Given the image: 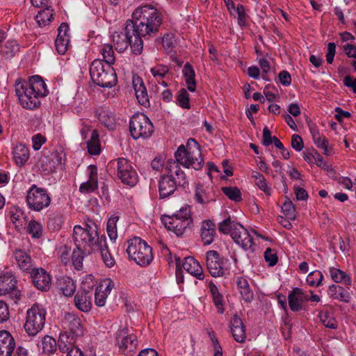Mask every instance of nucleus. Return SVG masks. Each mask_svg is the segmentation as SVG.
<instances>
[{"instance_id": "obj_1", "label": "nucleus", "mask_w": 356, "mask_h": 356, "mask_svg": "<svg viewBox=\"0 0 356 356\" xmlns=\"http://www.w3.org/2000/svg\"><path fill=\"white\" fill-rule=\"evenodd\" d=\"M175 161H167L163 175L159 181L160 198H165L172 195L178 186L185 187L188 184L184 172L179 164L186 168L200 170L204 164L200 147L193 138H189L186 147L180 145L175 153Z\"/></svg>"}, {"instance_id": "obj_2", "label": "nucleus", "mask_w": 356, "mask_h": 356, "mask_svg": "<svg viewBox=\"0 0 356 356\" xmlns=\"http://www.w3.org/2000/svg\"><path fill=\"white\" fill-rule=\"evenodd\" d=\"M162 22L163 16L156 8L149 5L138 8L133 13L132 19L127 21L126 40L120 49L130 46L134 54H140L143 49L142 38L155 36Z\"/></svg>"}, {"instance_id": "obj_3", "label": "nucleus", "mask_w": 356, "mask_h": 356, "mask_svg": "<svg viewBox=\"0 0 356 356\" xmlns=\"http://www.w3.org/2000/svg\"><path fill=\"white\" fill-rule=\"evenodd\" d=\"M15 87L19 103L26 109L37 108L40 104V97L48 93L45 83L38 75L30 77L29 81L17 80Z\"/></svg>"}, {"instance_id": "obj_4", "label": "nucleus", "mask_w": 356, "mask_h": 356, "mask_svg": "<svg viewBox=\"0 0 356 356\" xmlns=\"http://www.w3.org/2000/svg\"><path fill=\"white\" fill-rule=\"evenodd\" d=\"M90 74L94 83L102 88H112L117 83V75L115 70L103 60L96 59L90 67Z\"/></svg>"}, {"instance_id": "obj_5", "label": "nucleus", "mask_w": 356, "mask_h": 356, "mask_svg": "<svg viewBox=\"0 0 356 356\" xmlns=\"http://www.w3.org/2000/svg\"><path fill=\"white\" fill-rule=\"evenodd\" d=\"M128 243L126 251L129 259L143 267L150 264L154 259L152 249L145 241L139 237H134Z\"/></svg>"}, {"instance_id": "obj_6", "label": "nucleus", "mask_w": 356, "mask_h": 356, "mask_svg": "<svg viewBox=\"0 0 356 356\" xmlns=\"http://www.w3.org/2000/svg\"><path fill=\"white\" fill-rule=\"evenodd\" d=\"M73 240L76 248H83L86 253H92L100 241L97 231L89 225H85L84 227L76 225L74 227Z\"/></svg>"}, {"instance_id": "obj_7", "label": "nucleus", "mask_w": 356, "mask_h": 356, "mask_svg": "<svg viewBox=\"0 0 356 356\" xmlns=\"http://www.w3.org/2000/svg\"><path fill=\"white\" fill-rule=\"evenodd\" d=\"M129 131L134 139L150 137L154 132V126L149 118L142 113L134 115L129 120Z\"/></svg>"}, {"instance_id": "obj_8", "label": "nucleus", "mask_w": 356, "mask_h": 356, "mask_svg": "<svg viewBox=\"0 0 356 356\" xmlns=\"http://www.w3.org/2000/svg\"><path fill=\"white\" fill-rule=\"evenodd\" d=\"M46 311L38 305H33L26 312L24 327L29 336H35L44 325Z\"/></svg>"}, {"instance_id": "obj_9", "label": "nucleus", "mask_w": 356, "mask_h": 356, "mask_svg": "<svg viewBox=\"0 0 356 356\" xmlns=\"http://www.w3.org/2000/svg\"><path fill=\"white\" fill-rule=\"evenodd\" d=\"M163 222L168 230L172 231L179 236L183 235L192 220L189 210L187 208H182L172 216H165Z\"/></svg>"}, {"instance_id": "obj_10", "label": "nucleus", "mask_w": 356, "mask_h": 356, "mask_svg": "<svg viewBox=\"0 0 356 356\" xmlns=\"http://www.w3.org/2000/svg\"><path fill=\"white\" fill-rule=\"evenodd\" d=\"M108 170H117L118 177L124 184L134 186L138 181V175L129 161L124 158H119L111 161L107 166Z\"/></svg>"}, {"instance_id": "obj_11", "label": "nucleus", "mask_w": 356, "mask_h": 356, "mask_svg": "<svg viewBox=\"0 0 356 356\" xmlns=\"http://www.w3.org/2000/svg\"><path fill=\"white\" fill-rule=\"evenodd\" d=\"M26 202L30 209L40 211L49 206L51 197L46 189L33 184L27 191Z\"/></svg>"}, {"instance_id": "obj_12", "label": "nucleus", "mask_w": 356, "mask_h": 356, "mask_svg": "<svg viewBox=\"0 0 356 356\" xmlns=\"http://www.w3.org/2000/svg\"><path fill=\"white\" fill-rule=\"evenodd\" d=\"M227 262L228 259L220 257L216 250H209L206 253L207 268L213 277H222L226 274Z\"/></svg>"}, {"instance_id": "obj_13", "label": "nucleus", "mask_w": 356, "mask_h": 356, "mask_svg": "<svg viewBox=\"0 0 356 356\" xmlns=\"http://www.w3.org/2000/svg\"><path fill=\"white\" fill-rule=\"evenodd\" d=\"M93 294V286L83 284L74 296L75 307L83 312H89L92 308Z\"/></svg>"}, {"instance_id": "obj_14", "label": "nucleus", "mask_w": 356, "mask_h": 356, "mask_svg": "<svg viewBox=\"0 0 356 356\" xmlns=\"http://www.w3.org/2000/svg\"><path fill=\"white\" fill-rule=\"evenodd\" d=\"M116 340L120 351L126 355H132L137 349V337L134 334H129L127 328L117 332Z\"/></svg>"}, {"instance_id": "obj_15", "label": "nucleus", "mask_w": 356, "mask_h": 356, "mask_svg": "<svg viewBox=\"0 0 356 356\" xmlns=\"http://www.w3.org/2000/svg\"><path fill=\"white\" fill-rule=\"evenodd\" d=\"M63 323L65 328L68 330V335L72 339H76L77 337L83 334V327L81 319L74 313H65Z\"/></svg>"}, {"instance_id": "obj_16", "label": "nucleus", "mask_w": 356, "mask_h": 356, "mask_svg": "<svg viewBox=\"0 0 356 356\" xmlns=\"http://www.w3.org/2000/svg\"><path fill=\"white\" fill-rule=\"evenodd\" d=\"M34 286L39 290L47 291L51 286V279L49 274L42 268H34L31 273Z\"/></svg>"}, {"instance_id": "obj_17", "label": "nucleus", "mask_w": 356, "mask_h": 356, "mask_svg": "<svg viewBox=\"0 0 356 356\" xmlns=\"http://www.w3.org/2000/svg\"><path fill=\"white\" fill-rule=\"evenodd\" d=\"M288 299L290 309L297 312L304 309L303 303L309 300V296L301 289L296 287L289 294Z\"/></svg>"}, {"instance_id": "obj_18", "label": "nucleus", "mask_w": 356, "mask_h": 356, "mask_svg": "<svg viewBox=\"0 0 356 356\" xmlns=\"http://www.w3.org/2000/svg\"><path fill=\"white\" fill-rule=\"evenodd\" d=\"M17 282L11 275H0V296L11 293L17 300L19 299V292L16 290Z\"/></svg>"}, {"instance_id": "obj_19", "label": "nucleus", "mask_w": 356, "mask_h": 356, "mask_svg": "<svg viewBox=\"0 0 356 356\" xmlns=\"http://www.w3.org/2000/svg\"><path fill=\"white\" fill-rule=\"evenodd\" d=\"M230 329L234 340L238 343H243L246 339L245 327L241 318L235 314L230 321Z\"/></svg>"}, {"instance_id": "obj_20", "label": "nucleus", "mask_w": 356, "mask_h": 356, "mask_svg": "<svg viewBox=\"0 0 356 356\" xmlns=\"http://www.w3.org/2000/svg\"><path fill=\"white\" fill-rule=\"evenodd\" d=\"M15 347L14 338L6 330L0 331V356H12Z\"/></svg>"}, {"instance_id": "obj_21", "label": "nucleus", "mask_w": 356, "mask_h": 356, "mask_svg": "<svg viewBox=\"0 0 356 356\" xmlns=\"http://www.w3.org/2000/svg\"><path fill=\"white\" fill-rule=\"evenodd\" d=\"M183 268L200 280L204 278V274L200 263L193 257H185L182 263Z\"/></svg>"}, {"instance_id": "obj_22", "label": "nucleus", "mask_w": 356, "mask_h": 356, "mask_svg": "<svg viewBox=\"0 0 356 356\" xmlns=\"http://www.w3.org/2000/svg\"><path fill=\"white\" fill-rule=\"evenodd\" d=\"M89 178L87 181L83 182L79 187V191L82 193H92L97 188V168L94 165L88 166Z\"/></svg>"}, {"instance_id": "obj_23", "label": "nucleus", "mask_w": 356, "mask_h": 356, "mask_svg": "<svg viewBox=\"0 0 356 356\" xmlns=\"http://www.w3.org/2000/svg\"><path fill=\"white\" fill-rule=\"evenodd\" d=\"M133 86L138 103L144 106H149V102L147 92L144 83L140 77H134Z\"/></svg>"}, {"instance_id": "obj_24", "label": "nucleus", "mask_w": 356, "mask_h": 356, "mask_svg": "<svg viewBox=\"0 0 356 356\" xmlns=\"http://www.w3.org/2000/svg\"><path fill=\"white\" fill-rule=\"evenodd\" d=\"M15 257L19 268L24 272L31 274L35 268L31 257L26 252L21 250L15 251Z\"/></svg>"}, {"instance_id": "obj_25", "label": "nucleus", "mask_w": 356, "mask_h": 356, "mask_svg": "<svg viewBox=\"0 0 356 356\" xmlns=\"http://www.w3.org/2000/svg\"><path fill=\"white\" fill-rule=\"evenodd\" d=\"M96 115L100 123L108 130L113 131L115 129V119L112 112L104 108H99L96 111Z\"/></svg>"}, {"instance_id": "obj_26", "label": "nucleus", "mask_w": 356, "mask_h": 356, "mask_svg": "<svg viewBox=\"0 0 356 356\" xmlns=\"http://www.w3.org/2000/svg\"><path fill=\"white\" fill-rule=\"evenodd\" d=\"M95 250H99L100 252L102 259L107 267L111 268L115 265V261L111 256V254L108 250L105 236H102L100 237V241H99V243Z\"/></svg>"}, {"instance_id": "obj_27", "label": "nucleus", "mask_w": 356, "mask_h": 356, "mask_svg": "<svg viewBox=\"0 0 356 356\" xmlns=\"http://www.w3.org/2000/svg\"><path fill=\"white\" fill-rule=\"evenodd\" d=\"M216 225L210 220H204L202 222L201 237L205 245L211 244L215 238Z\"/></svg>"}, {"instance_id": "obj_28", "label": "nucleus", "mask_w": 356, "mask_h": 356, "mask_svg": "<svg viewBox=\"0 0 356 356\" xmlns=\"http://www.w3.org/2000/svg\"><path fill=\"white\" fill-rule=\"evenodd\" d=\"M13 159L18 166L24 165L29 159V148L23 143L16 145L13 150Z\"/></svg>"}, {"instance_id": "obj_29", "label": "nucleus", "mask_w": 356, "mask_h": 356, "mask_svg": "<svg viewBox=\"0 0 356 356\" xmlns=\"http://www.w3.org/2000/svg\"><path fill=\"white\" fill-rule=\"evenodd\" d=\"M195 200L202 204H208L215 200V196L211 190L205 188L202 185H197L195 193Z\"/></svg>"}, {"instance_id": "obj_30", "label": "nucleus", "mask_w": 356, "mask_h": 356, "mask_svg": "<svg viewBox=\"0 0 356 356\" xmlns=\"http://www.w3.org/2000/svg\"><path fill=\"white\" fill-rule=\"evenodd\" d=\"M329 296L333 299L339 300L341 302H349L350 296L349 292L341 286L332 284L327 290Z\"/></svg>"}, {"instance_id": "obj_31", "label": "nucleus", "mask_w": 356, "mask_h": 356, "mask_svg": "<svg viewBox=\"0 0 356 356\" xmlns=\"http://www.w3.org/2000/svg\"><path fill=\"white\" fill-rule=\"evenodd\" d=\"M183 75L187 84V89L191 92H194L196 88V82L195 80V71L191 64L186 63L182 70Z\"/></svg>"}, {"instance_id": "obj_32", "label": "nucleus", "mask_w": 356, "mask_h": 356, "mask_svg": "<svg viewBox=\"0 0 356 356\" xmlns=\"http://www.w3.org/2000/svg\"><path fill=\"white\" fill-rule=\"evenodd\" d=\"M237 286L243 300L251 302L253 299V292L250 289L248 280L242 277H238Z\"/></svg>"}, {"instance_id": "obj_33", "label": "nucleus", "mask_w": 356, "mask_h": 356, "mask_svg": "<svg viewBox=\"0 0 356 356\" xmlns=\"http://www.w3.org/2000/svg\"><path fill=\"white\" fill-rule=\"evenodd\" d=\"M76 339H72L68 333L64 332L60 334L58 339V348L60 351L63 353H68L71 350L75 348L76 346H74Z\"/></svg>"}, {"instance_id": "obj_34", "label": "nucleus", "mask_w": 356, "mask_h": 356, "mask_svg": "<svg viewBox=\"0 0 356 356\" xmlns=\"http://www.w3.org/2000/svg\"><path fill=\"white\" fill-rule=\"evenodd\" d=\"M88 151L90 154L98 155L100 154V141L97 130H92L90 139L87 142Z\"/></svg>"}, {"instance_id": "obj_35", "label": "nucleus", "mask_w": 356, "mask_h": 356, "mask_svg": "<svg viewBox=\"0 0 356 356\" xmlns=\"http://www.w3.org/2000/svg\"><path fill=\"white\" fill-rule=\"evenodd\" d=\"M91 253H86L83 248H79L76 247L72 254V263L74 268L80 270L83 268V259L90 254Z\"/></svg>"}, {"instance_id": "obj_36", "label": "nucleus", "mask_w": 356, "mask_h": 356, "mask_svg": "<svg viewBox=\"0 0 356 356\" xmlns=\"http://www.w3.org/2000/svg\"><path fill=\"white\" fill-rule=\"evenodd\" d=\"M53 10L49 8L41 10L35 16V19L39 26H46L49 24L54 18Z\"/></svg>"}, {"instance_id": "obj_37", "label": "nucleus", "mask_w": 356, "mask_h": 356, "mask_svg": "<svg viewBox=\"0 0 356 356\" xmlns=\"http://www.w3.org/2000/svg\"><path fill=\"white\" fill-rule=\"evenodd\" d=\"M330 274L332 280L337 283L343 282L348 286L351 284L350 277L343 270L331 267L330 268Z\"/></svg>"}, {"instance_id": "obj_38", "label": "nucleus", "mask_w": 356, "mask_h": 356, "mask_svg": "<svg viewBox=\"0 0 356 356\" xmlns=\"http://www.w3.org/2000/svg\"><path fill=\"white\" fill-rule=\"evenodd\" d=\"M241 236L236 239V243L241 245L244 249H249L253 244V238L250 235L248 231L244 227H239Z\"/></svg>"}, {"instance_id": "obj_39", "label": "nucleus", "mask_w": 356, "mask_h": 356, "mask_svg": "<svg viewBox=\"0 0 356 356\" xmlns=\"http://www.w3.org/2000/svg\"><path fill=\"white\" fill-rule=\"evenodd\" d=\"M101 53L104 58V63L106 65H110L111 66L115 63L114 51L113 47L111 44H105L101 48Z\"/></svg>"}, {"instance_id": "obj_40", "label": "nucleus", "mask_w": 356, "mask_h": 356, "mask_svg": "<svg viewBox=\"0 0 356 356\" xmlns=\"http://www.w3.org/2000/svg\"><path fill=\"white\" fill-rule=\"evenodd\" d=\"M222 191L231 200L236 202L241 200V193L237 187L225 186L222 188Z\"/></svg>"}, {"instance_id": "obj_41", "label": "nucleus", "mask_w": 356, "mask_h": 356, "mask_svg": "<svg viewBox=\"0 0 356 356\" xmlns=\"http://www.w3.org/2000/svg\"><path fill=\"white\" fill-rule=\"evenodd\" d=\"M176 41L175 40V35L172 33H168L164 35L162 38V44L165 51L170 54L173 51L175 47Z\"/></svg>"}, {"instance_id": "obj_42", "label": "nucleus", "mask_w": 356, "mask_h": 356, "mask_svg": "<svg viewBox=\"0 0 356 356\" xmlns=\"http://www.w3.org/2000/svg\"><path fill=\"white\" fill-rule=\"evenodd\" d=\"M42 226L35 220H30L27 227V232L33 238H39L42 235Z\"/></svg>"}, {"instance_id": "obj_43", "label": "nucleus", "mask_w": 356, "mask_h": 356, "mask_svg": "<svg viewBox=\"0 0 356 356\" xmlns=\"http://www.w3.org/2000/svg\"><path fill=\"white\" fill-rule=\"evenodd\" d=\"M57 343L56 340L48 335L43 337L42 347L44 353H53L56 350Z\"/></svg>"}, {"instance_id": "obj_44", "label": "nucleus", "mask_w": 356, "mask_h": 356, "mask_svg": "<svg viewBox=\"0 0 356 356\" xmlns=\"http://www.w3.org/2000/svg\"><path fill=\"white\" fill-rule=\"evenodd\" d=\"M236 223L230 217H228L218 224V229L225 234H230Z\"/></svg>"}, {"instance_id": "obj_45", "label": "nucleus", "mask_w": 356, "mask_h": 356, "mask_svg": "<svg viewBox=\"0 0 356 356\" xmlns=\"http://www.w3.org/2000/svg\"><path fill=\"white\" fill-rule=\"evenodd\" d=\"M118 220V217L110 218L107 222L106 230L107 234L111 241H115L118 237L116 223Z\"/></svg>"}, {"instance_id": "obj_46", "label": "nucleus", "mask_w": 356, "mask_h": 356, "mask_svg": "<svg viewBox=\"0 0 356 356\" xmlns=\"http://www.w3.org/2000/svg\"><path fill=\"white\" fill-rule=\"evenodd\" d=\"M323 280V275L321 272L316 270L308 275L306 281L312 286H318L321 284Z\"/></svg>"}, {"instance_id": "obj_47", "label": "nucleus", "mask_w": 356, "mask_h": 356, "mask_svg": "<svg viewBox=\"0 0 356 356\" xmlns=\"http://www.w3.org/2000/svg\"><path fill=\"white\" fill-rule=\"evenodd\" d=\"M177 104L183 108L189 109L191 108L189 102V94L184 88L181 89L177 95Z\"/></svg>"}, {"instance_id": "obj_48", "label": "nucleus", "mask_w": 356, "mask_h": 356, "mask_svg": "<svg viewBox=\"0 0 356 356\" xmlns=\"http://www.w3.org/2000/svg\"><path fill=\"white\" fill-rule=\"evenodd\" d=\"M282 210L284 215L287 216L289 219L295 220L296 208L293 202L289 198H286V200L282 207Z\"/></svg>"}, {"instance_id": "obj_49", "label": "nucleus", "mask_w": 356, "mask_h": 356, "mask_svg": "<svg viewBox=\"0 0 356 356\" xmlns=\"http://www.w3.org/2000/svg\"><path fill=\"white\" fill-rule=\"evenodd\" d=\"M60 289L62 290L64 296L70 297L76 291V286L72 279L67 278L61 285Z\"/></svg>"}, {"instance_id": "obj_50", "label": "nucleus", "mask_w": 356, "mask_h": 356, "mask_svg": "<svg viewBox=\"0 0 356 356\" xmlns=\"http://www.w3.org/2000/svg\"><path fill=\"white\" fill-rule=\"evenodd\" d=\"M150 72L153 76L156 79H162L168 74L169 67L163 65H157L155 67H152Z\"/></svg>"}, {"instance_id": "obj_51", "label": "nucleus", "mask_w": 356, "mask_h": 356, "mask_svg": "<svg viewBox=\"0 0 356 356\" xmlns=\"http://www.w3.org/2000/svg\"><path fill=\"white\" fill-rule=\"evenodd\" d=\"M19 50V45L15 40H8L4 45L5 54L8 57L13 56Z\"/></svg>"}, {"instance_id": "obj_52", "label": "nucleus", "mask_w": 356, "mask_h": 356, "mask_svg": "<svg viewBox=\"0 0 356 356\" xmlns=\"http://www.w3.org/2000/svg\"><path fill=\"white\" fill-rule=\"evenodd\" d=\"M319 317L321 318V321L322 323L327 327L331 329H336L337 322L334 318L331 316V315L327 312H321L319 314Z\"/></svg>"}, {"instance_id": "obj_53", "label": "nucleus", "mask_w": 356, "mask_h": 356, "mask_svg": "<svg viewBox=\"0 0 356 356\" xmlns=\"http://www.w3.org/2000/svg\"><path fill=\"white\" fill-rule=\"evenodd\" d=\"M264 256L269 266H274L278 261V257L275 251L270 248L265 250Z\"/></svg>"}, {"instance_id": "obj_54", "label": "nucleus", "mask_w": 356, "mask_h": 356, "mask_svg": "<svg viewBox=\"0 0 356 356\" xmlns=\"http://www.w3.org/2000/svg\"><path fill=\"white\" fill-rule=\"evenodd\" d=\"M55 46L56 51L59 54H64L70 46V39L56 38L55 40Z\"/></svg>"}, {"instance_id": "obj_55", "label": "nucleus", "mask_w": 356, "mask_h": 356, "mask_svg": "<svg viewBox=\"0 0 356 356\" xmlns=\"http://www.w3.org/2000/svg\"><path fill=\"white\" fill-rule=\"evenodd\" d=\"M47 159V167L43 169L46 173H49L55 170L56 165L60 162V159L56 154H51L50 159Z\"/></svg>"}, {"instance_id": "obj_56", "label": "nucleus", "mask_w": 356, "mask_h": 356, "mask_svg": "<svg viewBox=\"0 0 356 356\" xmlns=\"http://www.w3.org/2000/svg\"><path fill=\"white\" fill-rule=\"evenodd\" d=\"M310 132L312 136L314 143L317 147L324 146L326 145L327 140L325 138H321L318 130L316 127H311Z\"/></svg>"}, {"instance_id": "obj_57", "label": "nucleus", "mask_w": 356, "mask_h": 356, "mask_svg": "<svg viewBox=\"0 0 356 356\" xmlns=\"http://www.w3.org/2000/svg\"><path fill=\"white\" fill-rule=\"evenodd\" d=\"M238 14V24L240 26H244L246 24L247 15L245 10L242 4H238L236 7Z\"/></svg>"}, {"instance_id": "obj_58", "label": "nucleus", "mask_w": 356, "mask_h": 356, "mask_svg": "<svg viewBox=\"0 0 356 356\" xmlns=\"http://www.w3.org/2000/svg\"><path fill=\"white\" fill-rule=\"evenodd\" d=\"M93 295H95V303L97 306L102 307L105 305L108 296L104 293L103 291H99V289L96 288Z\"/></svg>"}, {"instance_id": "obj_59", "label": "nucleus", "mask_w": 356, "mask_h": 356, "mask_svg": "<svg viewBox=\"0 0 356 356\" xmlns=\"http://www.w3.org/2000/svg\"><path fill=\"white\" fill-rule=\"evenodd\" d=\"M69 26L67 23H62L58 29V38L70 39Z\"/></svg>"}, {"instance_id": "obj_60", "label": "nucleus", "mask_w": 356, "mask_h": 356, "mask_svg": "<svg viewBox=\"0 0 356 356\" xmlns=\"http://www.w3.org/2000/svg\"><path fill=\"white\" fill-rule=\"evenodd\" d=\"M291 146L296 151H301L304 147V144L302 138L296 134L292 136Z\"/></svg>"}, {"instance_id": "obj_61", "label": "nucleus", "mask_w": 356, "mask_h": 356, "mask_svg": "<svg viewBox=\"0 0 356 356\" xmlns=\"http://www.w3.org/2000/svg\"><path fill=\"white\" fill-rule=\"evenodd\" d=\"M255 184L258 186V188L262 191L266 195H270V188L268 186L266 179L264 177L258 179Z\"/></svg>"}, {"instance_id": "obj_62", "label": "nucleus", "mask_w": 356, "mask_h": 356, "mask_svg": "<svg viewBox=\"0 0 356 356\" xmlns=\"http://www.w3.org/2000/svg\"><path fill=\"white\" fill-rule=\"evenodd\" d=\"M273 136H271L270 131L267 127H265L262 133V144L264 146H268L273 142Z\"/></svg>"}, {"instance_id": "obj_63", "label": "nucleus", "mask_w": 356, "mask_h": 356, "mask_svg": "<svg viewBox=\"0 0 356 356\" xmlns=\"http://www.w3.org/2000/svg\"><path fill=\"white\" fill-rule=\"evenodd\" d=\"M336 44L334 42H329L327 44V52L326 54V60L329 64H332L335 55Z\"/></svg>"}, {"instance_id": "obj_64", "label": "nucleus", "mask_w": 356, "mask_h": 356, "mask_svg": "<svg viewBox=\"0 0 356 356\" xmlns=\"http://www.w3.org/2000/svg\"><path fill=\"white\" fill-rule=\"evenodd\" d=\"M113 284L110 280L102 282L97 288L99 291H103L107 296L111 293Z\"/></svg>"}]
</instances>
